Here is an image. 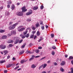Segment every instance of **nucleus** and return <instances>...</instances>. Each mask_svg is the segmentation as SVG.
<instances>
[{
	"mask_svg": "<svg viewBox=\"0 0 73 73\" xmlns=\"http://www.w3.org/2000/svg\"><path fill=\"white\" fill-rule=\"evenodd\" d=\"M18 25V23H15L14 24L11 25L10 27H9V30H12L15 28L16 26H17Z\"/></svg>",
	"mask_w": 73,
	"mask_h": 73,
	"instance_id": "f257e3e1",
	"label": "nucleus"
},
{
	"mask_svg": "<svg viewBox=\"0 0 73 73\" xmlns=\"http://www.w3.org/2000/svg\"><path fill=\"white\" fill-rule=\"evenodd\" d=\"M23 27V26H20L18 27L17 28L18 32H22L24 30H25V27Z\"/></svg>",
	"mask_w": 73,
	"mask_h": 73,
	"instance_id": "f03ea898",
	"label": "nucleus"
},
{
	"mask_svg": "<svg viewBox=\"0 0 73 73\" xmlns=\"http://www.w3.org/2000/svg\"><path fill=\"white\" fill-rule=\"evenodd\" d=\"M15 40V44H17L19 42V38L17 37H15L14 39Z\"/></svg>",
	"mask_w": 73,
	"mask_h": 73,
	"instance_id": "7ed1b4c3",
	"label": "nucleus"
},
{
	"mask_svg": "<svg viewBox=\"0 0 73 73\" xmlns=\"http://www.w3.org/2000/svg\"><path fill=\"white\" fill-rule=\"evenodd\" d=\"M17 16H23V13L22 12H18L17 13Z\"/></svg>",
	"mask_w": 73,
	"mask_h": 73,
	"instance_id": "20e7f679",
	"label": "nucleus"
},
{
	"mask_svg": "<svg viewBox=\"0 0 73 73\" xmlns=\"http://www.w3.org/2000/svg\"><path fill=\"white\" fill-rule=\"evenodd\" d=\"M32 14V10H30L29 12H27L26 13V15L27 16H29L30 15Z\"/></svg>",
	"mask_w": 73,
	"mask_h": 73,
	"instance_id": "39448f33",
	"label": "nucleus"
},
{
	"mask_svg": "<svg viewBox=\"0 0 73 73\" xmlns=\"http://www.w3.org/2000/svg\"><path fill=\"white\" fill-rule=\"evenodd\" d=\"M5 48H6V46L5 45L1 44L0 46V48L2 49H4Z\"/></svg>",
	"mask_w": 73,
	"mask_h": 73,
	"instance_id": "423d86ee",
	"label": "nucleus"
},
{
	"mask_svg": "<svg viewBox=\"0 0 73 73\" xmlns=\"http://www.w3.org/2000/svg\"><path fill=\"white\" fill-rule=\"evenodd\" d=\"M35 58V56L33 55H32L31 56V57L29 59V61H32L34 59V58Z\"/></svg>",
	"mask_w": 73,
	"mask_h": 73,
	"instance_id": "0eeeda50",
	"label": "nucleus"
},
{
	"mask_svg": "<svg viewBox=\"0 0 73 73\" xmlns=\"http://www.w3.org/2000/svg\"><path fill=\"white\" fill-rule=\"evenodd\" d=\"M22 12H26V11H27V9H25V7H23L22 8Z\"/></svg>",
	"mask_w": 73,
	"mask_h": 73,
	"instance_id": "6e6552de",
	"label": "nucleus"
},
{
	"mask_svg": "<svg viewBox=\"0 0 73 73\" xmlns=\"http://www.w3.org/2000/svg\"><path fill=\"white\" fill-rule=\"evenodd\" d=\"M11 35H15V34H16V31L15 30H13L11 31Z\"/></svg>",
	"mask_w": 73,
	"mask_h": 73,
	"instance_id": "1a4fd4ad",
	"label": "nucleus"
},
{
	"mask_svg": "<svg viewBox=\"0 0 73 73\" xmlns=\"http://www.w3.org/2000/svg\"><path fill=\"white\" fill-rule=\"evenodd\" d=\"M43 66V68L44 69L47 66V64H44L42 65Z\"/></svg>",
	"mask_w": 73,
	"mask_h": 73,
	"instance_id": "9d476101",
	"label": "nucleus"
},
{
	"mask_svg": "<svg viewBox=\"0 0 73 73\" xmlns=\"http://www.w3.org/2000/svg\"><path fill=\"white\" fill-rule=\"evenodd\" d=\"M12 42H13V40H9L7 41L8 43H12Z\"/></svg>",
	"mask_w": 73,
	"mask_h": 73,
	"instance_id": "9b49d317",
	"label": "nucleus"
},
{
	"mask_svg": "<svg viewBox=\"0 0 73 73\" xmlns=\"http://www.w3.org/2000/svg\"><path fill=\"white\" fill-rule=\"evenodd\" d=\"M12 64H8L7 65V68H10L12 66Z\"/></svg>",
	"mask_w": 73,
	"mask_h": 73,
	"instance_id": "f8f14e48",
	"label": "nucleus"
},
{
	"mask_svg": "<svg viewBox=\"0 0 73 73\" xmlns=\"http://www.w3.org/2000/svg\"><path fill=\"white\" fill-rule=\"evenodd\" d=\"M65 61H63L61 63H60V65H61V66H63L65 65Z\"/></svg>",
	"mask_w": 73,
	"mask_h": 73,
	"instance_id": "ddd939ff",
	"label": "nucleus"
},
{
	"mask_svg": "<svg viewBox=\"0 0 73 73\" xmlns=\"http://www.w3.org/2000/svg\"><path fill=\"white\" fill-rule=\"evenodd\" d=\"M7 38V36L6 35H4L2 37V39H6Z\"/></svg>",
	"mask_w": 73,
	"mask_h": 73,
	"instance_id": "4468645a",
	"label": "nucleus"
},
{
	"mask_svg": "<svg viewBox=\"0 0 73 73\" xmlns=\"http://www.w3.org/2000/svg\"><path fill=\"white\" fill-rule=\"evenodd\" d=\"M38 7L37 6H35L33 8V10H36L38 9Z\"/></svg>",
	"mask_w": 73,
	"mask_h": 73,
	"instance_id": "2eb2a0df",
	"label": "nucleus"
},
{
	"mask_svg": "<svg viewBox=\"0 0 73 73\" xmlns=\"http://www.w3.org/2000/svg\"><path fill=\"white\" fill-rule=\"evenodd\" d=\"M27 61V60H22L21 61V64H23L24 62H26Z\"/></svg>",
	"mask_w": 73,
	"mask_h": 73,
	"instance_id": "dca6fc26",
	"label": "nucleus"
},
{
	"mask_svg": "<svg viewBox=\"0 0 73 73\" xmlns=\"http://www.w3.org/2000/svg\"><path fill=\"white\" fill-rule=\"evenodd\" d=\"M11 9L12 10H13L14 9H15V5L13 4L11 6Z\"/></svg>",
	"mask_w": 73,
	"mask_h": 73,
	"instance_id": "f3484780",
	"label": "nucleus"
},
{
	"mask_svg": "<svg viewBox=\"0 0 73 73\" xmlns=\"http://www.w3.org/2000/svg\"><path fill=\"white\" fill-rule=\"evenodd\" d=\"M35 27L36 28H38L39 27V23H37L35 25Z\"/></svg>",
	"mask_w": 73,
	"mask_h": 73,
	"instance_id": "a211bd4d",
	"label": "nucleus"
},
{
	"mask_svg": "<svg viewBox=\"0 0 73 73\" xmlns=\"http://www.w3.org/2000/svg\"><path fill=\"white\" fill-rule=\"evenodd\" d=\"M36 67V66L34 64H32L31 66L32 68H33V69H35V68Z\"/></svg>",
	"mask_w": 73,
	"mask_h": 73,
	"instance_id": "6ab92c4d",
	"label": "nucleus"
},
{
	"mask_svg": "<svg viewBox=\"0 0 73 73\" xmlns=\"http://www.w3.org/2000/svg\"><path fill=\"white\" fill-rule=\"evenodd\" d=\"M71 70V73L70 72H68V73H73V68H71L70 69Z\"/></svg>",
	"mask_w": 73,
	"mask_h": 73,
	"instance_id": "aec40b11",
	"label": "nucleus"
},
{
	"mask_svg": "<svg viewBox=\"0 0 73 73\" xmlns=\"http://www.w3.org/2000/svg\"><path fill=\"white\" fill-rule=\"evenodd\" d=\"M36 35L38 36H40V32L39 31H38L36 33Z\"/></svg>",
	"mask_w": 73,
	"mask_h": 73,
	"instance_id": "412c9836",
	"label": "nucleus"
},
{
	"mask_svg": "<svg viewBox=\"0 0 73 73\" xmlns=\"http://www.w3.org/2000/svg\"><path fill=\"white\" fill-rule=\"evenodd\" d=\"M4 52L5 53L4 55H6V54H7L8 53V52L7 51L5 50L4 51Z\"/></svg>",
	"mask_w": 73,
	"mask_h": 73,
	"instance_id": "4be33fe9",
	"label": "nucleus"
},
{
	"mask_svg": "<svg viewBox=\"0 0 73 73\" xmlns=\"http://www.w3.org/2000/svg\"><path fill=\"white\" fill-rule=\"evenodd\" d=\"M60 71L63 72H64V69L62 68H61L60 69Z\"/></svg>",
	"mask_w": 73,
	"mask_h": 73,
	"instance_id": "5701e85b",
	"label": "nucleus"
},
{
	"mask_svg": "<svg viewBox=\"0 0 73 73\" xmlns=\"http://www.w3.org/2000/svg\"><path fill=\"white\" fill-rule=\"evenodd\" d=\"M25 45H26V43H24L23 45L21 47L22 48H24L25 46Z\"/></svg>",
	"mask_w": 73,
	"mask_h": 73,
	"instance_id": "b1692460",
	"label": "nucleus"
},
{
	"mask_svg": "<svg viewBox=\"0 0 73 73\" xmlns=\"http://www.w3.org/2000/svg\"><path fill=\"white\" fill-rule=\"evenodd\" d=\"M69 60H73V57L72 56H70L68 58Z\"/></svg>",
	"mask_w": 73,
	"mask_h": 73,
	"instance_id": "393cba45",
	"label": "nucleus"
},
{
	"mask_svg": "<svg viewBox=\"0 0 73 73\" xmlns=\"http://www.w3.org/2000/svg\"><path fill=\"white\" fill-rule=\"evenodd\" d=\"M5 32V30H0V33H3Z\"/></svg>",
	"mask_w": 73,
	"mask_h": 73,
	"instance_id": "a878e982",
	"label": "nucleus"
},
{
	"mask_svg": "<svg viewBox=\"0 0 73 73\" xmlns=\"http://www.w3.org/2000/svg\"><path fill=\"white\" fill-rule=\"evenodd\" d=\"M5 62V60H2L0 61V63L1 64H3V63H4V62Z\"/></svg>",
	"mask_w": 73,
	"mask_h": 73,
	"instance_id": "bb28decb",
	"label": "nucleus"
},
{
	"mask_svg": "<svg viewBox=\"0 0 73 73\" xmlns=\"http://www.w3.org/2000/svg\"><path fill=\"white\" fill-rule=\"evenodd\" d=\"M39 52H40V50H38V49L36 50L35 51V52L37 53H39Z\"/></svg>",
	"mask_w": 73,
	"mask_h": 73,
	"instance_id": "cd10ccee",
	"label": "nucleus"
},
{
	"mask_svg": "<svg viewBox=\"0 0 73 73\" xmlns=\"http://www.w3.org/2000/svg\"><path fill=\"white\" fill-rule=\"evenodd\" d=\"M52 49H56V47L55 46H52Z\"/></svg>",
	"mask_w": 73,
	"mask_h": 73,
	"instance_id": "c85d7f7f",
	"label": "nucleus"
},
{
	"mask_svg": "<svg viewBox=\"0 0 73 73\" xmlns=\"http://www.w3.org/2000/svg\"><path fill=\"white\" fill-rule=\"evenodd\" d=\"M24 51H21L19 53L20 54H22L23 53H24Z\"/></svg>",
	"mask_w": 73,
	"mask_h": 73,
	"instance_id": "c756f323",
	"label": "nucleus"
},
{
	"mask_svg": "<svg viewBox=\"0 0 73 73\" xmlns=\"http://www.w3.org/2000/svg\"><path fill=\"white\" fill-rule=\"evenodd\" d=\"M27 32H28V31L26 30L25 32H23V33L24 35H26V34L27 33Z\"/></svg>",
	"mask_w": 73,
	"mask_h": 73,
	"instance_id": "7c9ffc66",
	"label": "nucleus"
},
{
	"mask_svg": "<svg viewBox=\"0 0 73 73\" xmlns=\"http://www.w3.org/2000/svg\"><path fill=\"white\" fill-rule=\"evenodd\" d=\"M33 37H34V35H31L30 37V38H33Z\"/></svg>",
	"mask_w": 73,
	"mask_h": 73,
	"instance_id": "2f4dec72",
	"label": "nucleus"
},
{
	"mask_svg": "<svg viewBox=\"0 0 73 73\" xmlns=\"http://www.w3.org/2000/svg\"><path fill=\"white\" fill-rule=\"evenodd\" d=\"M44 26H41V28L42 29V30H44Z\"/></svg>",
	"mask_w": 73,
	"mask_h": 73,
	"instance_id": "473e14b6",
	"label": "nucleus"
},
{
	"mask_svg": "<svg viewBox=\"0 0 73 73\" xmlns=\"http://www.w3.org/2000/svg\"><path fill=\"white\" fill-rule=\"evenodd\" d=\"M43 40V38H41L40 39L38 40V42H40L41 40Z\"/></svg>",
	"mask_w": 73,
	"mask_h": 73,
	"instance_id": "72a5a7b5",
	"label": "nucleus"
},
{
	"mask_svg": "<svg viewBox=\"0 0 73 73\" xmlns=\"http://www.w3.org/2000/svg\"><path fill=\"white\" fill-rule=\"evenodd\" d=\"M18 68H19V66H18L17 67H16L14 69L15 70H16V69H18Z\"/></svg>",
	"mask_w": 73,
	"mask_h": 73,
	"instance_id": "f704fd0d",
	"label": "nucleus"
},
{
	"mask_svg": "<svg viewBox=\"0 0 73 73\" xmlns=\"http://www.w3.org/2000/svg\"><path fill=\"white\" fill-rule=\"evenodd\" d=\"M32 29H33V30H35L36 29V27H35V26H33L32 27Z\"/></svg>",
	"mask_w": 73,
	"mask_h": 73,
	"instance_id": "c9c22d12",
	"label": "nucleus"
},
{
	"mask_svg": "<svg viewBox=\"0 0 73 73\" xmlns=\"http://www.w3.org/2000/svg\"><path fill=\"white\" fill-rule=\"evenodd\" d=\"M27 21H31V19H27Z\"/></svg>",
	"mask_w": 73,
	"mask_h": 73,
	"instance_id": "e433bc0d",
	"label": "nucleus"
},
{
	"mask_svg": "<svg viewBox=\"0 0 73 73\" xmlns=\"http://www.w3.org/2000/svg\"><path fill=\"white\" fill-rule=\"evenodd\" d=\"M43 8H44V6L42 5H41L40 7V9H43Z\"/></svg>",
	"mask_w": 73,
	"mask_h": 73,
	"instance_id": "4c0bfd02",
	"label": "nucleus"
},
{
	"mask_svg": "<svg viewBox=\"0 0 73 73\" xmlns=\"http://www.w3.org/2000/svg\"><path fill=\"white\" fill-rule=\"evenodd\" d=\"M30 52H31V51H30L27 50L26 51V53H27V54H28V53H30Z\"/></svg>",
	"mask_w": 73,
	"mask_h": 73,
	"instance_id": "58836bf2",
	"label": "nucleus"
},
{
	"mask_svg": "<svg viewBox=\"0 0 73 73\" xmlns=\"http://www.w3.org/2000/svg\"><path fill=\"white\" fill-rule=\"evenodd\" d=\"M8 3L9 4H11L12 3V1H9Z\"/></svg>",
	"mask_w": 73,
	"mask_h": 73,
	"instance_id": "ea45409f",
	"label": "nucleus"
},
{
	"mask_svg": "<svg viewBox=\"0 0 73 73\" xmlns=\"http://www.w3.org/2000/svg\"><path fill=\"white\" fill-rule=\"evenodd\" d=\"M29 34H27L25 36L26 37L28 38V37H29Z\"/></svg>",
	"mask_w": 73,
	"mask_h": 73,
	"instance_id": "a19ab883",
	"label": "nucleus"
},
{
	"mask_svg": "<svg viewBox=\"0 0 73 73\" xmlns=\"http://www.w3.org/2000/svg\"><path fill=\"white\" fill-rule=\"evenodd\" d=\"M43 66H42V65L41 66H40L39 67V70H40V69H41V68H42Z\"/></svg>",
	"mask_w": 73,
	"mask_h": 73,
	"instance_id": "79ce46f5",
	"label": "nucleus"
},
{
	"mask_svg": "<svg viewBox=\"0 0 73 73\" xmlns=\"http://www.w3.org/2000/svg\"><path fill=\"white\" fill-rule=\"evenodd\" d=\"M54 53H55L54 52V51H52V55H54Z\"/></svg>",
	"mask_w": 73,
	"mask_h": 73,
	"instance_id": "37998d69",
	"label": "nucleus"
},
{
	"mask_svg": "<svg viewBox=\"0 0 73 73\" xmlns=\"http://www.w3.org/2000/svg\"><path fill=\"white\" fill-rule=\"evenodd\" d=\"M51 37L53 38L54 37V34H52L51 35Z\"/></svg>",
	"mask_w": 73,
	"mask_h": 73,
	"instance_id": "c03bdc74",
	"label": "nucleus"
},
{
	"mask_svg": "<svg viewBox=\"0 0 73 73\" xmlns=\"http://www.w3.org/2000/svg\"><path fill=\"white\" fill-rule=\"evenodd\" d=\"M23 39H22L21 40H20L19 41V44H20V43H21V42H22V41H23Z\"/></svg>",
	"mask_w": 73,
	"mask_h": 73,
	"instance_id": "a18cd8bd",
	"label": "nucleus"
},
{
	"mask_svg": "<svg viewBox=\"0 0 73 73\" xmlns=\"http://www.w3.org/2000/svg\"><path fill=\"white\" fill-rule=\"evenodd\" d=\"M9 47H12L13 45L12 44H9Z\"/></svg>",
	"mask_w": 73,
	"mask_h": 73,
	"instance_id": "49530a36",
	"label": "nucleus"
},
{
	"mask_svg": "<svg viewBox=\"0 0 73 73\" xmlns=\"http://www.w3.org/2000/svg\"><path fill=\"white\" fill-rule=\"evenodd\" d=\"M32 33H33V34H35V33H36V31H32Z\"/></svg>",
	"mask_w": 73,
	"mask_h": 73,
	"instance_id": "de8ad7c7",
	"label": "nucleus"
},
{
	"mask_svg": "<svg viewBox=\"0 0 73 73\" xmlns=\"http://www.w3.org/2000/svg\"><path fill=\"white\" fill-rule=\"evenodd\" d=\"M40 23L42 25H43V23H42V21H40Z\"/></svg>",
	"mask_w": 73,
	"mask_h": 73,
	"instance_id": "09e8293b",
	"label": "nucleus"
},
{
	"mask_svg": "<svg viewBox=\"0 0 73 73\" xmlns=\"http://www.w3.org/2000/svg\"><path fill=\"white\" fill-rule=\"evenodd\" d=\"M25 37V35H23L22 36V38H24Z\"/></svg>",
	"mask_w": 73,
	"mask_h": 73,
	"instance_id": "8fccbe9b",
	"label": "nucleus"
},
{
	"mask_svg": "<svg viewBox=\"0 0 73 73\" xmlns=\"http://www.w3.org/2000/svg\"><path fill=\"white\" fill-rule=\"evenodd\" d=\"M3 8H4V7H3V6H1V7H0V9L1 10V9H3Z\"/></svg>",
	"mask_w": 73,
	"mask_h": 73,
	"instance_id": "3c124183",
	"label": "nucleus"
},
{
	"mask_svg": "<svg viewBox=\"0 0 73 73\" xmlns=\"http://www.w3.org/2000/svg\"><path fill=\"white\" fill-rule=\"evenodd\" d=\"M45 58V57H43V58H42L41 59H40V60H43V59H44V58Z\"/></svg>",
	"mask_w": 73,
	"mask_h": 73,
	"instance_id": "603ef678",
	"label": "nucleus"
},
{
	"mask_svg": "<svg viewBox=\"0 0 73 73\" xmlns=\"http://www.w3.org/2000/svg\"><path fill=\"white\" fill-rule=\"evenodd\" d=\"M28 30H31V28H30L28 27L26 31H28Z\"/></svg>",
	"mask_w": 73,
	"mask_h": 73,
	"instance_id": "864d4df0",
	"label": "nucleus"
},
{
	"mask_svg": "<svg viewBox=\"0 0 73 73\" xmlns=\"http://www.w3.org/2000/svg\"><path fill=\"white\" fill-rule=\"evenodd\" d=\"M12 60H13V61H15V60H16V59L15 58L13 57V58Z\"/></svg>",
	"mask_w": 73,
	"mask_h": 73,
	"instance_id": "5fc2aeb1",
	"label": "nucleus"
},
{
	"mask_svg": "<svg viewBox=\"0 0 73 73\" xmlns=\"http://www.w3.org/2000/svg\"><path fill=\"white\" fill-rule=\"evenodd\" d=\"M54 65L55 66L57 65V63H56V62L54 63Z\"/></svg>",
	"mask_w": 73,
	"mask_h": 73,
	"instance_id": "6e6d98bb",
	"label": "nucleus"
},
{
	"mask_svg": "<svg viewBox=\"0 0 73 73\" xmlns=\"http://www.w3.org/2000/svg\"><path fill=\"white\" fill-rule=\"evenodd\" d=\"M7 7L8 8H10V5H7Z\"/></svg>",
	"mask_w": 73,
	"mask_h": 73,
	"instance_id": "4d7b16f0",
	"label": "nucleus"
},
{
	"mask_svg": "<svg viewBox=\"0 0 73 73\" xmlns=\"http://www.w3.org/2000/svg\"><path fill=\"white\" fill-rule=\"evenodd\" d=\"M36 38H37V36H35L34 38V40H35V39H36Z\"/></svg>",
	"mask_w": 73,
	"mask_h": 73,
	"instance_id": "13d9d810",
	"label": "nucleus"
},
{
	"mask_svg": "<svg viewBox=\"0 0 73 73\" xmlns=\"http://www.w3.org/2000/svg\"><path fill=\"white\" fill-rule=\"evenodd\" d=\"M38 48V49H42V47L40 46Z\"/></svg>",
	"mask_w": 73,
	"mask_h": 73,
	"instance_id": "bf43d9fd",
	"label": "nucleus"
},
{
	"mask_svg": "<svg viewBox=\"0 0 73 73\" xmlns=\"http://www.w3.org/2000/svg\"><path fill=\"white\" fill-rule=\"evenodd\" d=\"M8 71H7V70H5L4 71V73H7V72Z\"/></svg>",
	"mask_w": 73,
	"mask_h": 73,
	"instance_id": "052dcab7",
	"label": "nucleus"
},
{
	"mask_svg": "<svg viewBox=\"0 0 73 73\" xmlns=\"http://www.w3.org/2000/svg\"><path fill=\"white\" fill-rule=\"evenodd\" d=\"M32 43H30L29 44V47H30V46H32Z\"/></svg>",
	"mask_w": 73,
	"mask_h": 73,
	"instance_id": "680f3d73",
	"label": "nucleus"
},
{
	"mask_svg": "<svg viewBox=\"0 0 73 73\" xmlns=\"http://www.w3.org/2000/svg\"><path fill=\"white\" fill-rule=\"evenodd\" d=\"M17 5H19L20 4V3H17Z\"/></svg>",
	"mask_w": 73,
	"mask_h": 73,
	"instance_id": "e2e57ef3",
	"label": "nucleus"
},
{
	"mask_svg": "<svg viewBox=\"0 0 73 73\" xmlns=\"http://www.w3.org/2000/svg\"><path fill=\"white\" fill-rule=\"evenodd\" d=\"M11 36V34H8L7 35L8 36Z\"/></svg>",
	"mask_w": 73,
	"mask_h": 73,
	"instance_id": "0e129e2a",
	"label": "nucleus"
},
{
	"mask_svg": "<svg viewBox=\"0 0 73 73\" xmlns=\"http://www.w3.org/2000/svg\"><path fill=\"white\" fill-rule=\"evenodd\" d=\"M45 27H46V29H47L48 28V26H47V25H46Z\"/></svg>",
	"mask_w": 73,
	"mask_h": 73,
	"instance_id": "69168bd1",
	"label": "nucleus"
},
{
	"mask_svg": "<svg viewBox=\"0 0 73 73\" xmlns=\"http://www.w3.org/2000/svg\"><path fill=\"white\" fill-rule=\"evenodd\" d=\"M7 15H10V13H9V12H7Z\"/></svg>",
	"mask_w": 73,
	"mask_h": 73,
	"instance_id": "338daca9",
	"label": "nucleus"
},
{
	"mask_svg": "<svg viewBox=\"0 0 73 73\" xmlns=\"http://www.w3.org/2000/svg\"><path fill=\"white\" fill-rule=\"evenodd\" d=\"M42 73H46V72L45 71H43L42 72Z\"/></svg>",
	"mask_w": 73,
	"mask_h": 73,
	"instance_id": "774afa93",
	"label": "nucleus"
}]
</instances>
